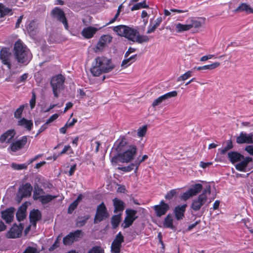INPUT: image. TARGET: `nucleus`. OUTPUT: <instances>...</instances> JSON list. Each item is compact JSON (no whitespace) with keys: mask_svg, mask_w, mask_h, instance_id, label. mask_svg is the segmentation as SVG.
<instances>
[{"mask_svg":"<svg viewBox=\"0 0 253 253\" xmlns=\"http://www.w3.org/2000/svg\"><path fill=\"white\" fill-rule=\"evenodd\" d=\"M114 68L111 59L104 56H98L92 62L90 71L93 76L98 77L102 73L111 71Z\"/></svg>","mask_w":253,"mask_h":253,"instance_id":"f257e3e1","label":"nucleus"},{"mask_svg":"<svg viewBox=\"0 0 253 253\" xmlns=\"http://www.w3.org/2000/svg\"><path fill=\"white\" fill-rule=\"evenodd\" d=\"M14 53L16 59L20 63L27 64L32 58L30 51L20 41L15 42Z\"/></svg>","mask_w":253,"mask_h":253,"instance_id":"f03ea898","label":"nucleus"},{"mask_svg":"<svg viewBox=\"0 0 253 253\" xmlns=\"http://www.w3.org/2000/svg\"><path fill=\"white\" fill-rule=\"evenodd\" d=\"M211 194L210 186H207L197 198L194 199L191 205V208L195 211H199L208 200V196Z\"/></svg>","mask_w":253,"mask_h":253,"instance_id":"7ed1b4c3","label":"nucleus"},{"mask_svg":"<svg viewBox=\"0 0 253 253\" xmlns=\"http://www.w3.org/2000/svg\"><path fill=\"white\" fill-rule=\"evenodd\" d=\"M113 31L120 36L125 37L131 41L134 38L136 30L125 25H121L113 28Z\"/></svg>","mask_w":253,"mask_h":253,"instance_id":"20e7f679","label":"nucleus"},{"mask_svg":"<svg viewBox=\"0 0 253 253\" xmlns=\"http://www.w3.org/2000/svg\"><path fill=\"white\" fill-rule=\"evenodd\" d=\"M136 152L137 148L135 145H129L123 153L119 154L118 160L122 163H128L134 159Z\"/></svg>","mask_w":253,"mask_h":253,"instance_id":"39448f33","label":"nucleus"},{"mask_svg":"<svg viewBox=\"0 0 253 253\" xmlns=\"http://www.w3.org/2000/svg\"><path fill=\"white\" fill-rule=\"evenodd\" d=\"M64 81L65 78L62 75H58L51 79L50 84L55 97H58V93L63 88Z\"/></svg>","mask_w":253,"mask_h":253,"instance_id":"423d86ee","label":"nucleus"},{"mask_svg":"<svg viewBox=\"0 0 253 253\" xmlns=\"http://www.w3.org/2000/svg\"><path fill=\"white\" fill-rule=\"evenodd\" d=\"M33 187L29 183L20 187L17 193L16 200L17 202L20 203L23 198L30 196Z\"/></svg>","mask_w":253,"mask_h":253,"instance_id":"0eeeda50","label":"nucleus"},{"mask_svg":"<svg viewBox=\"0 0 253 253\" xmlns=\"http://www.w3.org/2000/svg\"><path fill=\"white\" fill-rule=\"evenodd\" d=\"M109 216L105 205L103 203L100 204L97 208L94 222L97 223L105 219Z\"/></svg>","mask_w":253,"mask_h":253,"instance_id":"6e6552de","label":"nucleus"},{"mask_svg":"<svg viewBox=\"0 0 253 253\" xmlns=\"http://www.w3.org/2000/svg\"><path fill=\"white\" fill-rule=\"evenodd\" d=\"M112 40V37L109 35H104L100 37L99 41L94 48L95 52L102 51Z\"/></svg>","mask_w":253,"mask_h":253,"instance_id":"1a4fd4ad","label":"nucleus"},{"mask_svg":"<svg viewBox=\"0 0 253 253\" xmlns=\"http://www.w3.org/2000/svg\"><path fill=\"white\" fill-rule=\"evenodd\" d=\"M51 15L53 18L62 22L65 29L68 30L69 26L64 11L59 7H55L51 11Z\"/></svg>","mask_w":253,"mask_h":253,"instance_id":"9d476101","label":"nucleus"},{"mask_svg":"<svg viewBox=\"0 0 253 253\" xmlns=\"http://www.w3.org/2000/svg\"><path fill=\"white\" fill-rule=\"evenodd\" d=\"M126 216L122 225L124 228H126L132 225L134 221L137 218L136 215L137 211L132 209H126Z\"/></svg>","mask_w":253,"mask_h":253,"instance_id":"9b49d317","label":"nucleus"},{"mask_svg":"<svg viewBox=\"0 0 253 253\" xmlns=\"http://www.w3.org/2000/svg\"><path fill=\"white\" fill-rule=\"evenodd\" d=\"M83 236L82 231L77 230L71 232L63 238V244L65 245H70L74 242L77 241Z\"/></svg>","mask_w":253,"mask_h":253,"instance_id":"f8f14e48","label":"nucleus"},{"mask_svg":"<svg viewBox=\"0 0 253 253\" xmlns=\"http://www.w3.org/2000/svg\"><path fill=\"white\" fill-rule=\"evenodd\" d=\"M124 241V236L121 232H119L112 243L111 247V253H120L122 244Z\"/></svg>","mask_w":253,"mask_h":253,"instance_id":"ddd939ff","label":"nucleus"},{"mask_svg":"<svg viewBox=\"0 0 253 253\" xmlns=\"http://www.w3.org/2000/svg\"><path fill=\"white\" fill-rule=\"evenodd\" d=\"M236 142L238 144L253 143V133L248 134L244 132H241L236 138Z\"/></svg>","mask_w":253,"mask_h":253,"instance_id":"4468645a","label":"nucleus"},{"mask_svg":"<svg viewBox=\"0 0 253 253\" xmlns=\"http://www.w3.org/2000/svg\"><path fill=\"white\" fill-rule=\"evenodd\" d=\"M153 209L155 211L156 216L161 217L166 213L169 210V207L168 204L162 200L160 202L159 205L154 206Z\"/></svg>","mask_w":253,"mask_h":253,"instance_id":"2eb2a0df","label":"nucleus"},{"mask_svg":"<svg viewBox=\"0 0 253 253\" xmlns=\"http://www.w3.org/2000/svg\"><path fill=\"white\" fill-rule=\"evenodd\" d=\"M23 229V226L22 224L20 223L19 226L14 224L7 232L6 237L8 238H17L22 233Z\"/></svg>","mask_w":253,"mask_h":253,"instance_id":"dca6fc26","label":"nucleus"},{"mask_svg":"<svg viewBox=\"0 0 253 253\" xmlns=\"http://www.w3.org/2000/svg\"><path fill=\"white\" fill-rule=\"evenodd\" d=\"M177 93L176 91H172L167 93L159 97L157 99H155L152 104V106L153 107H155L157 106H159L165 100L168 99L171 97H175L177 96Z\"/></svg>","mask_w":253,"mask_h":253,"instance_id":"f3484780","label":"nucleus"},{"mask_svg":"<svg viewBox=\"0 0 253 253\" xmlns=\"http://www.w3.org/2000/svg\"><path fill=\"white\" fill-rule=\"evenodd\" d=\"M11 54L9 50L6 48H3L0 52V59L3 64L7 66L9 69L11 68V64L10 63V58Z\"/></svg>","mask_w":253,"mask_h":253,"instance_id":"a211bd4d","label":"nucleus"},{"mask_svg":"<svg viewBox=\"0 0 253 253\" xmlns=\"http://www.w3.org/2000/svg\"><path fill=\"white\" fill-rule=\"evenodd\" d=\"M15 135L14 129H9L2 134L0 137V142L1 143H9L13 140Z\"/></svg>","mask_w":253,"mask_h":253,"instance_id":"6ab92c4d","label":"nucleus"},{"mask_svg":"<svg viewBox=\"0 0 253 253\" xmlns=\"http://www.w3.org/2000/svg\"><path fill=\"white\" fill-rule=\"evenodd\" d=\"M100 29L101 28L97 29L92 26L87 27L83 29L81 34L84 38L89 39L92 38L98 30Z\"/></svg>","mask_w":253,"mask_h":253,"instance_id":"aec40b11","label":"nucleus"},{"mask_svg":"<svg viewBox=\"0 0 253 253\" xmlns=\"http://www.w3.org/2000/svg\"><path fill=\"white\" fill-rule=\"evenodd\" d=\"M14 211L15 209L11 208L1 211V217L7 223H10L12 221L14 217Z\"/></svg>","mask_w":253,"mask_h":253,"instance_id":"412c9836","label":"nucleus"},{"mask_svg":"<svg viewBox=\"0 0 253 253\" xmlns=\"http://www.w3.org/2000/svg\"><path fill=\"white\" fill-rule=\"evenodd\" d=\"M27 141V137H22L21 139L11 143L10 146V150L13 152H16L21 149L26 144Z\"/></svg>","mask_w":253,"mask_h":253,"instance_id":"4be33fe9","label":"nucleus"},{"mask_svg":"<svg viewBox=\"0 0 253 253\" xmlns=\"http://www.w3.org/2000/svg\"><path fill=\"white\" fill-rule=\"evenodd\" d=\"M187 207L186 204L176 206L174 210L175 217L177 220H181L184 216V213Z\"/></svg>","mask_w":253,"mask_h":253,"instance_id":"5701e85b","label":"nucleus"},{"mask_svg":"<svg viewBox=\"0 0 253 253\" xmlns=\"http://www.w3.org/2000/svg\"><path fill=\"white\" fill-rule=\"evenodd\" d=\"M252 158L251 157H247L246 158H242L239 163L236 165V169L241 171H245L246 169L248 164L252 161Z\"/></svg>","mask_w":253,"mask_h":253,"instance_id":"b1692460","label":"nucleus"},{"mask_svg":"<svg viewBox=\"0 0 253 253\" xmlns=\"http://www.w3.org/2000/svg\"><path fill=\"white\" fill-rule=\"evenodd\" d=\"M127 140L124 136L120 137L116 141L115 144L116 150L118 152L123 150L125 147L127 145Z\"/></svg>","mask_w":253,"mask_h":253,"instance_id":"393cba45","label":"nucleus"},{"mask_svg":"<svg viewBox=\"0 0 253 253\" xmlns=\"http://www.w3.org/2000/svg\"><path fill=\"white\" fill-rule=\"evenodd\" d=\"M41 218V213L38 210H34L30 214V219L31 222L36 225V222Z\"/></svg>","mask_w":253,"mask_h":253,"instance_id":"a878e982","label":"nucleus"},{"mask_svg":"<svg viewBox=\"0 0 253 253\" xmlns=\"http://www.w3.org/2000/svg\"><path fill=\"white\" fill-rule=\"evenodd\" d=\"M149 40V38L146 35H140L136 30V33L134 35V38L131 40L133 42H137L141 43L144 42H147Z\"/></svg>","mask_w":253,"mask_h":253,"instance_id":"bb28decb","label":"nucleus"},{"mask_svg":"<svg viewBox=\"0 0 253 253\" xmlns=\"http://www.w3.org/2000/svg\"><path fill=\"white\" fill-rule=\"evenodd\" d=\"M228 157L230 161L232 163L240 161L242 158H244V156L236 152H230L228 154Z\"/></svg>","mask_w":253,"mask_h":253,"instance_id":"cd10ccee","label":"nucleus"},{"mask_svg":"<svg viewBox=\"0 0 253 253\" xmlns=\"http://www.w3.org/2000/svg\"><path fill=\"white\" fill-rule=\"evenodd\" d=\"M113 205L115 207L114 212L116 213L118 211H122L124 209V203L117 198H115L113 200Z\"/></svg>","mask_w":253,"mask_h":253,"instance_id":"c85d7f7f","label":"nucleus"},{"mask_svg":"<svg viewBox=\"0 0 253 253\" xmlns=\"http://www.w3.org/2000/svg\"><path fill=\"white\" fill-rule=\"evenodd\" d=\"M26 209L27 207L25 205H22L19 208L16 215L17 219L19 221L23 220L25 218Z\"/></svg>","mask_w":253,"mask_h":253,"instance_id":"c756f323","label":"nucleus"},{"mask_svg":"<svg viewBox=\"0 0 253 253\" xmlns=\"http://www.w3.org/2000/svg\"><path fill=\"white\" fill-rule=\"evenodd\" d=\"M173 220L172 216L170 214H168L164 219V226L166 228L174 229L175 227L173 224Z\"/></svg>","mask_w":253,"mask_h":253,"instance_id":"7c9ffc66","label":"nucleus"},{"mask_svg":"<svg viewBox=\"0 0 253 253\" xmlns=\"http://www.w3.org/2000/svg\"><path fill=\"white\" fill-rule=\"evenodd\" d=\"M235 11L236 12L245 11L248 13H253V9L249 5L245 3L241 4Z\"/></svg>","mask_w":253,"mask_h":253,"instance_id":"2f4dec72","label":"nucleus"},{"mask_svg":"<svg viewBox=\"0 0 253 253\" xmlns=\"http://www.w3.org/2000/svg\"><path fill=\"white\" fill-rule=\"evenodd\" d=\"M33 125L32 121L28 120L25 118H22L18 121V125L24 126L28 130L32 129Z\"/></svg>","mask_w":253,"mask_h":253,"instance_id":"473e14b6","label":"nucleus"},{"mask_svg":"<svg viewBox=\"0 0 253 253\" xmlns=\"http://www.w3.org/2000/svg\"><path fill=\"white\" fill-rule=\"evenodd\" d=\"M162 21V18L161 17H158L157 18V19L155 21V24L152 25L151 24V23L149 25V26L148 27V30L147 31V34H150L151 33L154 32L156 28L159 26L160 24L161 23Z\"/></svg>","mask_w":253,"mask_h":253,"instance_id":"72a5a7b5","label":"nucleus"},{"mask_svg":"<svg viewBox=\"0 0 253 253\" xmlns=\"http://www.w3.org/2000/svg\"><path fill=\"white\" fill-rule=\"evenodd\" d=\"M57 197V196H53L50 194L44 195V194L41 197L39 201L42 204H46Z\"/></svg>","mask_w":253,"mask_h":253,"instance_id":"f704fd0d","label":"nucleus"},{"mask_svg":"<svg viewBox=\"0 0 253 253\" xmlns=\"http://www.w3.org/2000/svg\"><path fill=\"white\" fill-rule=\"evenodd\" d=\"M44 194V191L39 186H35L33 192V198L34 200H39L41 197Z\"/></svg>","mask_w":253,"mask_h":253,"instance_id":"c9c22d12","label":"nucleus"},{"mask_svg":"<svg viewBox=\"0 0 253 253\" xmlns=\"http://www.w3.org/2000/svg\"><path fill=\"white\" fill-rule=\"evenodd\" d=\"M219 65V62H214L210 65H205L203 66H200L198 67H194V69L197 70H212L218 67Z\"/></svg>","mask_w":253,"mask_h":253,"instance_id":"e433bc0d","label":"nucleus"},{"mask_svg":"<svg viewBox=\"0 0 253 253\" xmlns=\"http://www.w3.org/2000/svg\"><path fill=\"white\" fill-rule=\"evenodd\" d=\"M203 189V186L201 184L197 183L194 185L190 189H189L191 194L193 196L196 195L200 193Z\"/></svg>","mask_w":253,"mask_h":253,"instance_id":"4c0bfd02","label":"nucleus"},{"mask_svg":"<svg viewBox=\"0 0 253 253\" xmlns=\"http://www.w3.org/2000/svg\"><path fill=\"white\" fill-rule=\"evenodd\" d=\"M189 25L190 26V29L192 28H197L201 27L202 24L204 23V20L202 21L191 19L189 21Z\"/></svg>","mask_w":253,"mask_h":253,"instance_id":"58836bf2","label":"nucleus"},{"mask_svg":"<svg viewBox=\"0 0 253 253\" xmlns=\"http://www.w3.org/2000/svg\"><path fill=\"white\" fill-rule=\"evenodd\" d=\"M175 28L177 32L181 33L184 31L189 30L190 29V26L189 25V23L186 24L178 23L175 25Z\"/></svg>","mask_w":253,"mask_h":253,"instance_id":"ea45409f","label":"nucleus"},{"mask_svg":"<svg viewBox=\"0 0 253 253\" xmlns=\"http://www.w3.org/2000/svg\"><path fill=\"white\" fill-rule=\"evenodd\" d=\"M12 10L6 7L1 3H0V17H2L6 14L12 15Z\"/></svg>","mask_w":253,"mask_h":253,"instance_id":"a19ab883","label":"nucleus"},{"mask_svg":"<svg viewBox=\"0 0 253 253\" xmlns=\"http://www.w3.org/2000/svg\"><path fill=\"white\" fill-rule=\"evenodd\" d=\"M149 8V5H147L146 3V1L144 0L141 2L137 3L134 4L131 8V10L134 11L138 9H140L141 8Z\"/></svg>","mask_w":253,"mask_h":253,"instance_id":"79ce46f5","label":"nucleus"},{"mask_svg":"<svg viewBox=\"0 0 253 253\" xmlns=\"http://www.w3.org/2000/svg\"><path fill=\"white\" fill-rule=\"evenodd\" d=\"M136 55H132L127 59H124L122 63V66L126 68L134 62Z\"/></svg>","mask_w":253,"mask_h":253,"instance_id":"37998d69","label":"nucleus"},{"mask_svg":"<svg viewBox=\"0 0 253 253\" xmlns=\"http://www.w3.org/2000/svg\"><path fill=\"white\" fill-rule=\"evenodd\" d=\"M192 76V71H188L184 74L181 75L177 78V81H184L190 78Z\"/></svg>","mask_w":253,"mask_h":253,"instance_id":"c03bdc74","label":"nucleus"},{"mask_svg":"<svg viewBox=\"0 0 253 253\" xmlns=\"http://www.w3.org/2000/svg\"><path fill=\"white\" fill-rule=\"evenodd\" d=\"M121 221L120 216L116 215L112 217L111 223L114 228H116L119 224Z\"/></svg>","mask_w":253,"mask_h":253,"instance_id":"a18cd8bd","label":"nucleus"},{"mask_svg":"<svg viewBox=\"0 0 253 253\" xmlns=\"http://www.w3.org/2000/svg\"><path fill=\"white\" fill-rule=\"evenodd\" d=\"M87 253H105L104 249L100 246H94L89 249Z\"/></svg>","mask_w":253,"mask_h":253,"instance_id":"49530a36","label":"nucleus"},{"mask_svg":"<svg viewBox=\"0 0 253 253\" xmlns=\"http://www.w3.org/2000/svg\"><path fill=\"white\" fill-rule=\"evenodd\" d=\"M37 25L35 21H31L27 27V29L30 34H34L36 32Z\"/></svg>","mask_w":253,"mask_h":253,"instance_id":"de8ad7c7","label":"nucleus"},{"mask_svg":"<svg viewBox=\"0 0 253 253\" xmlns=\"http://www.w3.org/2000/svg\"><path fill=\"white\" fill-rule=\"evenodd\" d=\"M11 167L15 170H21L23 169H26L27 168V165L26 164H18L15 163H12Z\"/></svg>","mask_w":253,"mask_h":253,"instance_id":"09e8293b","label":"nucleus"},{"mask_svg":"<svg viewBox=\"0 0 253 253\" xmlns=\"http://www.w3.org/2000/svg\"><path fill=\"white\" fill-rule=\"evenodd\" d=\"M233 148V144L231 140L226 142V146L223 148L219 150L221 154H224L227 151Z\"/></svg>","mask_w":253,"mask_h":253,"instance_id":"8fccbe9b","label":"nucleus"},{"mask_svg":"<svg viewBox=\"0 0 253 253\" xmlns=\"http://www.w3.org/2000/svg\"><path fill=\"white\" fill-rule=\"evenodd\" d=\"M147 126H143L137 129V134L138 137H142L145 136L147 132Z\"/></svg>","mask_w":253,"mask_h":253,"instance_id":"3c124183","label":"nucleus"},{"mask_svg":"<svg viewBox=\"0 0 253 253\" xmlns=\"http://www.w3.org/2000/svg\"><path fill=\"white\" fill-rule=\"evenodd\" d=\"M148 157L147 155H144L142 156V157L141 159H140L139 157L137 158V160L134 162V165H135V172L137 171L139 165L142 162L145 161L148 158Z\"/></svg>","mask_w":253,"mask_h":253,"instance_id":"603ef678","label":"nucleus"},{"mask_svg":"<svg viewBox=\"0 0 253 253\" xmlns=\"http://www.w3.org/2000/svg\"><path fill=\"white\" fill-rule=\"evenodd\" d=\"M23 253H39V251L35 247L28 246Z\"/></svg>","mask_w":253,"mask_h":253,"instance_id":"864d4df0","label":"nucleus"},{"mask_svg":"<svg viewBox=\"0 0 253 253\" xmlns=\"http://www.w3.org/2000/svg\"><path fill=\"white\" fill-rule=\"evenodd\" d=\"M24 108V105L20 106L15 112L14 116L17 118H19L21 117L22 113Z\"/></svg>","mask_w":253,"mask_h":253,"instance_id":"5fc2aeb1","label":"nucleus"},{"mask_svg":"<svg viewBox=\"0 0 253 253\" xmlns=\"http://www.w3.org/2000/svg\"><path fill=\"white\" fill-rule=\"evenodd\" d=\"M134 167H135V165H134V163L127 167L120 168L119 169L124 171H130L133 169Z\"/></svg>","mask_w":253,"mask_h":253,"instance_id":"6e6d98bb","label":"nucleus"},{"mask_svg":"<svg viewBox=\"0 0 253 253\" xmlns=\"http://www.w3.org/2000/svg\"><path fill=\"white\" fill-rule=\"evenodd\" d=\"M58 117H59V115L57 114H54L52 115L48 120H47V121H46L45 124L46 125H48V124L52 123L55 120H56L58 118Z\"/></svg>","mask_w":253,"mask_h":253,"instance_id":"4d7b16f0","label":"nucleus"},{"mask_svg":"<svg viewBox=\"0 0 253 253\" xmlns=\"http://www.w3.org/2000/svg\"><path fill=\"white\" fill-rule=\"evenodd\" d=\"M176 190H171L166 195L165 198L168 200L171 199L173 197V196L176 194Z\"/></svg>","mask_w":253,"mask_h":253,"instance_id":"13d9d810","label":"nucleus"},{"mask_svg":"<svg viewBox=\"0 0 253 253\" xmlns=\"http://www.w3.org/2000/svg\"><path fill=\"white\" fill-rule=\"evenodd\" d=\"M191 197H193V196L192 195L190 192L188 190L187 191L184 192L183 194V195L181 196V199L184 201H186Z\"/></svg>","mask_w":253,"mask_h":253,"instance_id":"bf43d9fd","label":"nucleus"},{"mask_svg":"<svg viewBox=\"0 0 253 253\" xmlns=\"http://www.w3.org/2000/svg\"><path fill=\"white\" fill-rule=\"evenodd\" d=\"M36 98V96L35 92L33 91L32 98L30 101V104L31 109L34 108L35 106Z\"/></svg>","mask_w":253,"mask_h":253,"instance_id":"052dcab7","label":"nucleus"},{"mask_svg":"<svg viewBox=\"0 0 253 253\" xmlns=\"http://www.w3.org/2000/svg\"><path fill=\"white\" fill-rule=\"evenodd\" d=\"M78 204L77 202L74 201L72 204H70L69 208H68V212L71 213L76 208Z\"/></svg>","mask_w":253,"mask_h":253,"instance_id":"680f3d73","label":"nucleus"},{"mask_svg":"<svg viewBox=\"0 0 253 253\" xmlns=\"http://www.w3.org/2000/svg\"><path fill=\"white\" fill-rule=\"evenodd\" d=\"M121 6L120 5L119 7L118 11H117V13L116 14V15H115L114 17L113 18H112L108 23H107L106 25H108L111 23H113L116 20V19H117V18L118 17V16L120 14V11H121V9H120Z\"/></svg>","mask_w":253,"mask_h":253,"instance_id":"e2e57ef3","label":"nucleus"},{"mask_svg":"<svg viewBox=\"0 0 253 253\" xmlns=\"http://www.w3.org/2000/svg\"><path fill=\"white\" fill-rule=\"evenodd\" d=\"M77 122V119H73L71 121H70V120H69L65 124L66 127H71L73 126L75 123Z\"/></svg>","mask_w":253,"mask_h":253,"instance_id":"0e129e2a","label":"nucleus"},{"mask_svg":"<svg viewBox=\"0 0 253 253\" xmlns=\"http://www.w3.org/2000/svg\"><path fill=\"white\" fill-rule=\"evenodd\" d=\"M70 149H71V148L69 145L65 146L62 151L59 154V155H62L66 153L68 151L70 150Z\"/></svg>","mask_w":253,"mask_h":253,"instance_id":"69168bd1","label":"nucleus"},{"mask_svg":"<svg viewBox=\"0 0 253 253\" xmlns=\"http://www.w3.org/2000/svg\"><path fill=\"white\" fill-rule=\"evenodd\" d=\"M212 164V162L205 163L204 162H201L200 163V166L203 169L206 168Z\"/></svg>","mask_w":253,"mask_h":253,"instance_id":"338daca9","label":"nucleus"},{"mask_svg":"<svg viewBox=\"0 0 253 253\" xmlns=\"http://www.w3.org/2000/svg\"><path fill=\"white\" fill-rule=\"evenodd\" d=\"M245 150L250 155L253 156V145H248L246 147Z\"/></svg>","mask_w":253,"mask_h":253,"instance_id":"774afa93","label":"nucleus"}]
</instances>
